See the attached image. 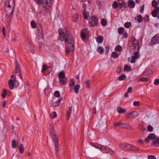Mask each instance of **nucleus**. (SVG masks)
<instances>
[{"label":"nucleus","mask_w":159,"mask_h":159,"mask_svg":"<svg viewBox=\"0 0 159 159\" xmlns=\"http://www.w3.org/2000/svg\"><path fill=\"white\" fill-rule=\"evenodd\" d=\"M66 37L67 38L65 41L66 46L65 52L68 54L70 52H72L75 49L74 40L71 33H66Z\"/></svg>","instance_id":"f257e3e1"},{"label":"nucleus","mask_w":159,"mask_h":159,"mask_svg":"<svg viewBox=\"0 0 159 159\" xmlns=\"http://www.w3.org/2000/svg\"><path fill=\"white\" fill-rule=\"evenodd\" d=\"M14 6V0H9L5 8V11L7 16H10L12 14Z\"/></svg>","instance_id":"f03ea898"},{"label":"nucleus","mask_w":159,"mask_h":159,"mask_svg":"<svg viewBox=\"0 0 159 159\" xmlns=\"http://www.w3.org/2000/svg\"><path fill=\"white\" fill-rule=\"evenodd\" d=\"M132 50H134L136 48L137 51H139L140 49L139 43V42L135 39H133L131 46Z\"/></svg>","instance_id":"7ed1b4c3"},{"label":"nucleus","mask_w":159,"mask_h":159,"mask_svg":"<svg viewBox=\"0 0 159 159\" xmlns=\"http://www.w3.org/2000/svg\"><path fill=\"white\" fill-rule=\"evenodd\" d=\"M89 25L92 26H95L98 24V19L97 17L93 16L89 19Z\"/></svg>","instance_id":"20e7f679"},{"label":"nucleus","mask_w":159,"mask_h":159,"mask_svg":"<svg viewBox=\"0 0 159 159\" xmlns=\"http://www.w3.org/2000/svg\"><path fill=\"white\" fill-rule=\"evenodd\" d=\"M58 31L59 34L58 39L61 41H65V39L67 38V37H66V33H71L69 31H67L65 34L64 31L61 29H59Z\"/></svg>","instance_id":"39448f33"},{"label":"nucleus","mask_w":159,"mask_h":159,"mask_svg":"<svg viewBox=\"0 0 159 159\" xmlns=\"http://www.w3.org/2000/svg\"><path fill=\"white\" fill-rule=\"evenodd\" d=\"M58 31L59 34L58 39L61 41H65V39L67 38V37H66V33H71L69 31H67L65 34L64 31L61 29H59Z\"/></svg>","instance_id":"423d86ee"},{"label":"nucleus","mask_w":159,"mask_h":159,"mask_svg":"<svg viewBox=\"0 0 159 159\" xmlns=\"http://www.w3.org/2000/svg\"><path fill=\"white\" fill-rule=\"evenodd\" d=\"M15 64L16 65L15 73L17 75L20 76V78L22 80L23 79L21 75L20 66L16 60H15Z\"/></svg>","instance_id":"0eeeda50"},{"label":"nucleus","mask_w":159,"mask_h":159,"mask_svg":"<svg viewBox=\"0 0 159 159\" xmlns=\"http://www.w3.org/2000/svg\"><path fill=\"white\" fill-rule=\"evenodd\" d=\"M159 43V36L155 35L151 39V41L149 44L151 45L156 44Z\"/></svg>","instance_id":"6e6552de"},{"label":"nucleus","mask_w":159,"mask_h":159,"mask_svg":"<svg viewBox=\"0 0 159 159\" xmlns=\"http://www.w3.org/2000/svg\"><path fill=\"white\" fill-rule=\"evenodd\" d=\"M138 116V113L137 111H134L129 113H127L125 116L128 118H134Z\"/></svg>","instance_id":"1a4fd4ad"},{"label":"nucleus","mask_w":159,"mask_h":159,"mask_svg":"<svg viewBox=\"0 0 159 159\" xmlns=\"http://www.w3.org/2000/svg\"><path fill=\"white\" fill-rule=\"evenodd\" d=\"M139 51H137L134 53V56H132L131 59L132 60L130 61L131 63H134L135 62V60L137 59H138L140 56V55L139 52Z\"/></svg>","instance_id":"9d476101"},{"label":"nucleus","mask_w":159,"mask_h":159,"mask_svg":"<svg viewBox=\"0 0 159 159\" xmlns=\"http://www.w3.org/2000/svg\"><path fill=\"white\" fill-rule=\"evenodd\" d=\"M120 147L124 150L130 151L131 149V145L128 143L121 144L120 145Z\"/></svg>","instance_id":"9b49d317"},{"label":"nucleus","mask_w":159,"mask_h":159,"mask_svg":"<svg viewBox=\"0 0 159 159\" xmlns=\"http://www.w3.org/2000/svg\"><path fill=\"white\" fill-rule=\"evenodd\" d=\"M100 150L103 153H107L109 152L110 150V148L105 146L102 145V146L101 147Z\"/></svg>","instance_id":"f8f14e48"},{"label":"nucleus","mask_w":159,"mask_h":159,"mask_svg":"<svg viewBox=\"0 0 159 159\" xmlns=\"http://www.w3.org/2000/svg\"><path fill=\"white\" fill-rule=\"evenodd\" d=\"M119 5L118 9L119 10H123L126 7V6L125 5V3L123 1H122L120 2H119Z\"/></svg>","instance_id":"ddd939ff"},{"label":"nucleus","mask_w":159,"mask_h":159,"mask_svg":"<svg viewBox=\"0 0 159 159\" xmlns=\"http://www.w3.org/2000/svg\"><path fill=\"white\" fill-rule=\"evenodd\" d=\"M54 144L58 143L57 135L55 134L50 135Z\"/></svg>","instance_id":"4468645a"},{"label":"nucleus","mask_w":159,"mask_h":159,"mask_svg":"<svg viewBox=\"0 0 159 159\" xmlns=\"http://www.w3.org/2000/svg\"><path fill=\"white\" fill-rule=\"evenodd\" d=\"M83 16L84 18L87 20H88L89 17V13L86 10H84L82 12Z\"/></svg>","instance_id":"2eb2a0df"},{"label":"nucleus","mask_w":159,"mask_h":159,"mask_svg":"<svg viewBox=\"0 0 159 159\" xmlns=\"http://www.w3.org/2000/svg\"><path fill=\"white\" fill-rule=\"evenodd\" d=\"M135 6V3L133 0H129L128 1V6L131 8H134Z\"/></svg>","instance_id":"dca6fc26"},{"label":"nucleus","mask_w":159,"mask_h":159,"mask_svg":"<svg viewBox=\"0 0 159 159\" xmlns=\"http://www.w3.org/2000/svg\"><path fill=\"white\" fill-rule=\"evenodd\" d=\"M116 110L119 114H123L125 113L126 111V109H123L120 107H117Z\"/></svg>","instance_id":"f3484780"},{"label":"nucleus","mask_w":159,"mask_h":159,"mask_svg":"<svg viewBox=\"0 0 159 159\" xmlns=\"http://www.w3.org/2000/svg\"><path fill=\"white\" fill-rule=\"evenodd\" d=\"M49 129V133L50 135L56 134L55 129L53 128V126L51 124L50 125Z\"/></svg>","instance_id":"a211bd4d"},{"label":"nucleus","mask_w":159,"mask_h":159,"mask_svg":"<svg viewBox=\"0 0 159 159\" xmlns=\"http://www.w3.org/2000/svg\"><path fill=\"white\" fill-rule=\"evenodd\" d=\"M43 3H45L46 5L49 7H50L52 5V0H42Z\"/></svg>","instance_id":"6ab92c4d"},{"label":"nucleus","mask_w":159,"mask_h":159,"mask_svg":"<svg viewBox=\"0 0 159 159\" xmlns=\"http://www.w3.org/2000/svg\"><path fill=\"white\" fill-rule=\"evenodd\" d=\"M9 86L11 89H14V80L13 81L11 79L8 81Z\"/></svg>","instance_id":"aec40b11"},{"label":"nucleus","mask_w":159,"mask_h":159,"mask_svg":"<svg viewBox=\"0 0 159 159\" xmlns=\"http://www.w3.org/2000/svg\"><path fill=\"white\" fill-rule=\"evenodd\" d=\"M72 107H69V110L67 111L66 112V116L67 119H68L69 118H70V114L71 113L72 111Z\"/></svg>","instance_id":"412c9836"},{"label":"nucleus","mask_w":159,"mask_h":159,"mask_svg":"<svg viewBox=\"0 0 159 159\" xmlns=\"http://www.w3.org/2000/svg\"><path fill=\"white\" fill-rule=\"evenodd\" d=\"M96 40L97 43H102L103 40V38L102 36H99L96 39Z\"/></svg>","instance_id":"4be33fe9"},{"label":"nucleus","mask_w":159,"mask_h":159,"mask_svg":"<svg viewBox=\"0 0 159 159\" xmlns=\"http://www.w3.org/2000/svg\"><path fill=\"white\" fill-rule=\"evenodd\" d=\"M119 2L115 1H114L112 4V7L113 9H116L117 7L118 8L119 6Z\"/></svg>","instance_id":"5701e85b"},{"label":"nucleus","mask_w":159,"mask_h":159,"mask_svg":"<svg viewBox=\"0 0 159 159\" xmlns=\"http://www.w3.org/2000/svg\"><path fill=\"white\" fill-rule=\"evenodd\" d=\"M153 144L155 146H157L159 145V138H156L153 142Z\"/></svg>","instance_id":"b1692460"},{"label":"nucleus","mask_w":159,"mask_h":159,"mask_svg":"<svg viewBox=\"0 0 159 159\" xmlns=\"http://www.w3.org/2000/svg\"><path fill=\"white\" fill-rule=\"evenodd\" d=\"M115 125L118 126L120 128H125V123H123L120 122L117 123L115 124Z\"/></svg>","instance_id":"393cba45"},{"label":"nucleus","mask_w":159,"mask_h":159,"mask_svg":"<svg viewBox=\"0 0 159 159\" xmlns=\"http://www.w3.org/2000/svg\"><path fill=\"white\" fill-rule=\"evenodd\" d=\"M80 86L79 84H77L74 87L75 93L76 94H78L79 92Z\"/></svg>","instance_id":"a878e982"},{"label":"nucleus","mask_w":159,"mask_h":159,"mask_svg":"<svg viewBox=\"0 0 159 159\" xmlns=\"http://www.w3.org/2000/svg\"><path fill=\"white\" fill-rule=\"evenodd\" d=\"M148 136V138H149L151 140H153L155 139L156 137V135L153 133H151L149 134Z\"/></svg>","instance_id":"bb28decb"},{"label":"nucleus","mask_w":159,"mask_h":159,"mask_svg":"<svg viewBox=\"0 0 159 159\" xmlns=\"http://www.w3.org/2000/svg\"><path fill=\"white\" fill-rule=\"evenodd\" d=\"M126 78V77L125 75L124 74L119 76L118 77V79L119 80H125Z\"/></svg>","instance_id":"cd10ccee"},{"label":"nucleus","mask_w":159,"mask_h":159,"mask_svg":"<svg viewBox=\"0 0 159 159\" xmlns=\"http://www.w3.org/2000/svg\"><path fill=\"white\" fill-rule=\"evenodd\" d=\"M115 50L116 52H118L120 51H122V47L120 45H118L116 47Z\"/></svg>","instance_id":"c85d7f7f"},{"label":"nucleus","mask_w":159,"mask_h":159,"mask_svg":"<svg viewBox=\"0 0 159 159\" xmlns=\"http://www.w3.org/2000/svg\"><path fill=\"white\" fill-rule=\"evenodd\" d=\"M91 145L97 148H99L101 149V147L102 146V145L98 143H94L93 144H91Z\"/></svg>","instance_id":"c756f323"},{"label":"nucleus","mask_w":159,"mask_h":159,"mask_svg":"<svg viewBox=\"0 0 159 159\" xmlns=\"http://www.w3.org/2000/svg\"><path fill=\"white\" fill-rule=\"evenodd\" d=\"M19 150L20 153H23L24 152V148L23 147V144L22 143L20 144Z\"/></svg>","instance_id":"7c9ffc66"},{"label":"nucleus","mask_w":159,"mask_h":159,"mask_svg":"<svg viewBox=\"0 0 159 159\" xmlns=\"http://www.w3.org/2000/svg\"><path fill=\"white\" fill-rule=\"evenodd\" d=\"M125 29L123 27H120L119 28L118 30V31L119 34H123L124 31Z\"/></svg>","instance_id":"2f4dec72"},{"label":"nucleus","mask_w":159,"mask_h":159,"mask_svg":"<svg viewBox=\"0 0 159 159\" xmlns=\"http://www.w3.org/2000/svg\"><path fill=\"white\" fill-rule=\"evenodd\" d=\"M65 77V75L64 72L61 71L59 73V77L61 79H63Z\"/></svg>","instance_id":"473e14b6"},{"label":"nucleus","mask_w":159,"mask_h":159,"mask_svg":"<svg viewBox=\"0 0 159 159\" xmlns=\"http://www.w3.org/2000/svg\"><path fill=\"white\" fill-rule=\"evenodd\" d=\"M118 54L116 52H114L111 53V56L114 58L116 59L118 57Z\"/></svg>","instance_id":"72a5a7b5"},{"label":"nucleus","mask_w":159,"mask_h":159,"mask_svg":"<svg viewBox=\"0 0 159 159\" xmlns=\"http://www.w3.org/2000/svg\"><path fill=\"white\" fill-rule=\"evenodd\" d=\"M137 21L139 23H140L143 20V17L141 15H139L137 17Z\"/></svg>","instance_id":"f704fd0d"},{"label":"nucleus","mask_w":159,"mask_h":159,"mask_svg":"<svg viewBox=\"0 0 159 159\" xmlns=\"http://www.w3.org/2000/svg\"><path fill=\"white\" fill-rule=\"evenodd\" d=\"M125 128L128 129L129 130H132L133 129V127L132 126H131L129 124H127L125 123Z\"/></svg>","instance_id":"c9c22d12"},{"label":"nucleus","mask_w":159,"mask_h":159,"mask_svg":"<svg viewBox=\"0 0 159 159\" xmlns=\"http://www.w3.org/2000/svg\"><path fill=\"white\" fill-rule=\"evenodd\" d=\"M86 37V35L85 33L84 32H81V37L84 41Z\"/></svg>","instance_id":"e433bc0d"},{"label":"nucleus","mask_w":159,"mask_h":159,"mask_svg":"<svg viewBox=\"0 0 159 159\" xmlns=\"http://www.w3.org/2000/svg\"><path fill=\"white\" fill-rule=\"evenodd\" d=\"M47 66L46 65H43L42 66V72L43 73H45L46 70L47 69Z\"/></svg>","instance_id":"4c0bfd02"},{"label":"nucleus","mask_w":159,"mask_h":159,"mask_svg":"<svg viewBox=\"0 0 159 159\" xmlns=\"http://www.w3.org/2000/svg\"><path fill=\"white\" fill-rule=\"evenodd\" d=\"M131 25V23L130 22H126L124 25V26L127 28H129Z\"/></svg>","instance_id":"58836bf2"},{"label":"nucleus","mask_w":159,"mask_h":159,"mask_svg":"<svg viewBox=\"0 0 159 159\" xmlns=\"http://www.w3.org/2000/svg\"><path fill=\"white\" fill-rule=\"evenodd\" d=\"M101 23L103 26H105L107 25V21L105 19H103L102 20Z\"/></svg>","instance_id":"ea45409f"},{"label":"nucleus","mask_w":159,"mask_h":159,"mask_svg":"<svg viewBox=\"0 0 159 159\" xmlns=\"http://www.w3.org/2000/svg\"><path fill=\"white\" fill-rule=\"evenodd\" d=\"M16 142L15 139H13L12 141L11 147L14 148L16 147Z\"/></svg>","instance_id":"a19ab883"},{"label":"nucleus","mask_w":159,"mask_h":159,"mask_svg":"<svg viewBox=\"0 0 159 159\" xmlns=\"http://www.w3.org/2000/svg\"><path fill=\"white\" fill-rule=\"evenodd\" d=\"M97 51L101 54L103 53L104 52L103 49L100 47H99L98 48Z\"/></svg>","instance_id":"79ce46f5"},{"label":"nucleus","mask_w":159,"mask_h":159,"mask_svg":"<svg viewBox=\"0 0 159 159\" xmlns=\"http://www.w3.org/2000/svg\"><path fill=\"white\" fill-rule=\"evenodd\" d=\"M158 12L157 11H155V10H154L152 11L151 12V14L152 16L153 17H156L157 14Z\"/></svg>","instance_id":"37998d69"},{"label":"nucleus","mask_w":159,"mask_h":159,"mask_svg":"<svg viewBox=\"0 0 159 159\" xmlns=\"http://www.w3.org/2000/svg\"><path fill=\"white\" fill-rule=\"evenodd\" d=\"M70 83L69 84V86L70 87H72L73 86H74L75 84V81L72 79H71L70 80Z\"/></svg>","instance_id":"c03bdc74"},{"label":"nucleus","mask_w":159,"mask_h":159,"mask_svg":"<svg viewBox=\"0 0 159 159\" xmlns=\"http://www.w3.org/2000/svg\"><path fill=\"white\" fill-rule=\"evenodd\" d=\"M131 149L130 151H138L139 149L135 146H132L131 145Z\"/></svg>","instance_id":"a18cd8bd"},{"label":"nucleus","mask_w":159,"mask_h":159,"mask_svg":"<svg viewBox=\"0 0 159 159\" xmlns=\"http://www.w3.org/2000/svg\"><path fill=\"white\" fill-rule=\"evenodd\" d=\"M152 5L153 7H156L158 5L157 2L155 0H153L152 2Z\"/></svg>","instance_id":"49530a36"},{"label":"nucleus","mask_w":159,"mask_h":159,"mask_svg":"<svg viewBox=\"0 0 159 159\" xmlns=\"http://www.w3.org/2000/svg\"><path fill=\"white\" fill-rule=\"evenodd\" d=\"M140 81L143 82H146L149 80V79L147 77H143L139 79Z\"/></svg>","instance_id":"de8ad7c7"},{"label":"nucleus","mask_w":159,"mask_h":159,"mask_svg":"<svg viewBox=\"0 0 159 159\" xmlns=\"http://www.w3.org/2000/svg\"><path fill=\"white\" fill-rule=\"evenodd\" d=\"M78 17L79 16L77 14L73 16V20L75 22L77 21L78 20Z\"/></svg>","instance_id":"09e8293b"},{"label":"nucleus","mask_w":159,"mask_h":159,"mask_svg":"<svg viewBox=\"0 0 159 159\" xmlns=\"http://www.w3.org/2000/svg\"><path fill=\"white\" fill-rule=\"evenodd\" d=\"M31 27L34 28H35L37 27L36 23L33 21L31 22Z\"/></svg>","instance_id":"8fccbe9b"},{"label":"nucleus","mask_w":159,"mask_h":159,"mask_svg":"<svg viewBox=\"0 0 159 159\" xmlns=\"http://www.w3.org/2000/svg\"><path fill=\"white\" fill-rule=\"evenodd\" d=\"M90 80H87L85 82V84L86 85V86L88 88H90Z\"/></svg>","instance_id":"3c124183"},{"label":"nucleus","mask_w":159,"mask_h":159,"mask_svg":"<svg viewBox=\"0 0 159 159\" xmlns=\"http://www.w3.org/2000/svg\"><path fill=\"white\" fill-rule=\"evenodd\" d=\"M54 96L57 98H59L60 96V93L59 91H57L54 93Z\"/></svg>","instance_id":"603ef678"},{"label":"nucleus","mask_w":159,"mask_h":159,"mask_svg":"<svg viewBox=\"0 0 159 159\" xmlns=\"http://www.w3.org/2000/svg\"><path fill=\"white\" fill-rule=\"evenodd\" d=\"M147 128L148 130L150 132H152L153 130V127L150 125H148Z\"/></svg>","instance_id":"864d4df0"},{"label":"nucleus","mask_w":159,"mask_h":159,"mask_svg":"<svg viewBox=\"0 0 159 159\" xmlns=\"http://www.w3.org/2000/svg\"><path fill=\"white\" fill-rule=\"evenodd\" d=\"M52 118L54 119L57 116V114L55 112L52 113L51 115Z\"/></svg>","instance_id":"5fc2aeb1"},{"label":"nucleus","mask_w":159,"mask_h":159,"mask_svg":"<svg viewBox=\"0 0 159 159\" xmlns=\"http://www.w3.org/2000/svg\"><path fill=\"white\" fill-rule=\"evenodd\" d=\"M54 145L55 148L56 152H58L59 150L58 147L59 143L54 144Z\"/></svg>","instance_id":"6e6d98bb"},{"label":"nucleus","mask_w":159,"mask_h":159,"mask_svg":"<svg viewBox=\"0 0 159 159\" xmlns=\"http://www.w3.org/2000/svg\"><path fill=\"white\" fill-rule=\"evenodd\" d=\"M61 84L62 85H65L66 84V81L64 80L61 79L59 80Z\"/></svg>","instance_id":"4d7b16f0"},{"label":"nucleus","mask_w":159,"mask_h":159,"mask_svg":"<svg viewBox=\"0 0 159 159\" xmlns=\"http://www.w3.org/2000/svg\"><path fill=\"white\" fill-rule=\"evenodd\" d=\"M130 67H129L127 65H125L124 67V70H128V71H130Z\"/></svg>","instance_id":"13d9d810"},{"label":"nucleus","mask_w":159,"mask_h":159,"mask_svg":"<svg viewBox=\"0 0 159 159\" xmlns=\"http://www.w3.org/2000/svg\"><path fill=\"white\" fill-rule=\"evenodd\" d=\"M14 86L16 87L19 86V82L17 80H14Z\"/></svg>","instance_id":"bf43d9fd"},{"label":"nucleus","mask_w":159,"mask_h":159,"mask_svg":"<svg viewBox=\"0 0 159 159\" xmlns=\"http://www.w3.org/2000/svg\"><path fill=\"white\" fill-rule=\"evenodd\" d=\"M143 19L145 21H148L149 20V16L148 15H145Z\"/></svg>","instance_id":"052dcab7"},{"label":"nucleus","mask_w":159,"mask_h":159,"mask_svg":"<svg viewBox=\"0 0 159 159\" xmlns=\"http://www.w3.org/2000/svg\"><path fill=\"white\" fill-rule=\"evenodd\" d=\"M133 104L135 106H139L140 105V103L139 101H134L133 102Z\"/></svg>","instance_id":"680f3d73"},{"label":"nucleus","mask_w":159,"mask_h":159,"mask_svg":"<svg viewBox=\"0 0 159 159\" xmlns=\"http://www.w3.org/2000/svg\"><path fill=\"white\" fill-rule=\"evenodd\" d=\"M144 4H143L142 6L141 7L140 9L139 10V12L141 13H142L143 12V11H144Z\"/></svg>","instance_id":"e2e57ef3"},{"label":"nucleus","mask_w":159,"mask_h":159,"mask_svg":"<svg viewBox=\"0 0 159 159\" xmlns=\"http://www.w3.org/2000/svg\"><path fill=\"white\" fill-rule=\"evenodd\" d=\"M34 1L36 2L37 4H40L41 3H43V1L42 0H34Z\"/></svg>","instance_id":"0e129e2a"},{"label":"nucleus","mask_w":159,"mask_h":159,"mask_svg":"<svg viewBox=\"0 0 159 159\" xmlns=\"http://www.w3.org/2000/svg\"><path fill=\"white\" fill-rule=\"evenodd\" d=\"M154 84L155 85H157L159 84V79H156L155 80Z\"/></svg>","instance_id":"69168bd1"},{"label":"nucleus","mask_w":159,"mask_h":159,"mask_svg":"<svg viewBox=\"0 0 159 159\" xmlns=\"http://www.w3.org/2000/svg\"><path fill=\"white\" fill-rule=\"evenodd\" d=\"M6 91L5 90L3 91V93L2 94V96L3 98H5L6 97Z\"/></svg>","instance_id":"338daca9"},{"label":"nucleus","mask_w":159,"mask_h":159,"mask_svg":"<svg viewBox=\"0 0 159 159\" xmlns=\"http://www.w3.org/2000/svg\"><path fill=\"white\" fill-rule=\"evenodd\" d=\"M148 158V159H156L155 157L153 155H149Z\"/></svg>","instance_id":"774afa93"}]
</instances>
